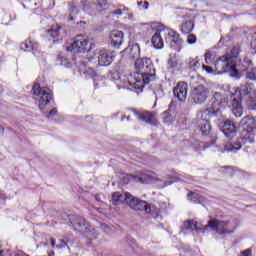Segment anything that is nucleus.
Wrapping results in <instances>:
<instances>
[{"label":"nucleus","instance_id":"nucleus-16","mask_svg":"<svg viewBox=\"0 0 256 256\" xmlns=\"http://www.w3.org/2000/svg\"><path fill=\"white\" fill-rule=\"evenodd\" d=\"M46 37L48 41H52L53 43L63 41V36L61 35V27L58 25L52 26L51 29L46 31Z\"/></svg>","mask_w":256,"mask_h":256},{"label":"nucleus","instance_id":"nucleus-22","mask_svg":"<svg viewBox=\"0 0 256 256\" xmlns=\"http://www.w3.org/2000/svg\"><path fill=\"white\" fill-rule=\"evenodd\" d=\"M20 49L22 51H37L39 49V44L28 39L21 43Z\"/></svg>","mask_w":256,"mask_h":256},{"label":"nucleus","instance_id":"nucleus-54","mask_svg":"<svg viewBox=\"0 0 256 256\" xmlns=\"http://www.w3.org/2000/svg\"><path fill=\"white\" fill-rule=\"evenodd\" d=\"M123 119H125V116H124V117H122V121H123Z\"/></svg>","mask_w":256,"mask_h":256},{"label":"nucleus","instance_id":"nucleus-4","mask_svg":"<svg viewBox=\"0 0 256 256\" xmlns=\"http://www.w3.org/2000/svg\"><path fill=\"white\" fill-rule=\"evenodd\" d=\"M215 70L218 75H223V73H230V77H235L239 79V70L235 68V62L228 55L220 57L215 63Z\"/></svg>","mask_w":256,"mask_h":256},{"label":"nucleus","instance_id":"nucleus-11","mask_svg":"<svg viewBox=\"0 0 256 256\" xmlns=\"http://www.w3.org/2000/svg\"><path fill=\"white\" fill-rule=\"evenodd\" d=\"M68 219L71 225L74 227V231L86 235L88 239H91V226L85 222V220L80 216L70 215Z\"/></svg>","mask_w":256,"mask_h":256},{"label":"nucleus","instance_id":"nucleus-51","mask_svg":"<svg viewBox=\"0 0 256 256\" xmlns=\"http://www.w3.org/2000/svg\"><path fill=\"white\" fill-rule=\"evenodd\" d=\"M0 132L3 133V127L0 126Z\"/></svg>","mask_w":256,"mask_h":256},{"label":"nucleus","instance_id":"nucleus-43","mask_svg":"<svg viewBox=\"0 0 256 256\" xmlns=\"http://www.w3.org/2000/svg\"><path fill=\"white\" fill-rule=\"evenodd\" d=\"M86 75H88V77H95L96 72H95V70H93L92 68H89V69L86 71Z\"/></svg>","mask_w":256,"mask_h":256},{"label":"nucleus","instance_id":"nucleus-24","mask_svg":"<svg viewBox=\"0 0 256 256\" xmlns=\"http://www.w3.org/2000/svg\"><path fill=\"white\" fill-rule=\"evenodd\" d=\"M161 35H163V33L159 31L152 36V45L155 49H163V38Z\"/></svg>","mask_w":256,"mask_h":256},{"label":"nucleus","instance_id":"nucleus-49","mask_svg":"<svg viewBox=\"0 0 256 256\" xmlns=\"http://www.w3.org/2000/svg\"><path fill=\"white\" fill-rule=\"evenodd\" d=\"M71 9H72V12L76 11V13H77V8L75 6H72Z\"/></svg>","mask_w":256,"mask_h":256},{"label":"nucleus","instance_id":"nucleus-23","mask_svg":"<svg viewBox=\"0 0 256 256\" xmlns=\"http://www.w3.org/2000/svg\"><path fill=\"white\" fill-rule=\"evenodd\" d=\"M199 127L204 137H208V135L211 134V123H209L207 119L200 120Z\"/></svg>","mask_w":256,"mask_h":256},{"label":"nucleus","instance_id":"nucleus-21","mask_svg":"<svg viewBox=\"0 0 256 256\" xmlns=\"http://www.w3.org/2000/svg\"><path fill=\"white\" fill-rule=\"evenodd\" d=\"M127 193L121 194V192H114L112 194V205H121L122 203H126L127 201Z\"/></svg>","mask_w":256,"mask_h":256},{"label":"nucleus","instance_id":"nucleus-42","mask_svg":"<svg viewBox=\"0 0 256 256\" xmlns=\"http://www.w3.org/2000/svg\"><path fill=\"white\" fill-rule=\"evenodd\" d=\"M56 247L58 249H63V247H67V242L63 239H60Z\"/></svg>","mask_w":256,"mask_h":256},{"label":"nucleus","instance_id":"nucleus-39","mask_svg":"<svg viewBox=\"0 0 256 256\" xmlns=\"http://www.w3.org/2000/svg\"><path fill=\"white\" fill-rule=\"evenodd\" d=\"M140 181H141L142 183H151V181H153V179H151L149 175L143 174V175L140 177Z\"/></svg>","mask_w":256,"mask_h":256},{"label":"nucleus","instance_id":"nucleus-18","mask_svg":"<svg viewBox=\"0 0 256 256\" xmlns=\"http://www.w3.org/2000/svg\"><path fill=\"white\" fill-rule=\"evenodd\" d=\"M222 132L228 139H233L237 133V127L231 120H225L222 126Z\"/></svg>","mask_w":256,"mask_h":256},{"label":"nucleus","instance_id":"nucleus-28","mask_svg":"<svg viewBox=\"0 0 256 256\" xmlns=\"http://www.w3.org/2000/svg\"><path fill=\"white\" fill-rule=\"evenodd\" d=\"M188 199L193 201V203H204L205 197L201 196L199 193L190 192L188 194Z\"/></svg>","mask_w":256,"mask_h":256},{"label":"nucleus","instance_id":"nucleus-47","mask_svg":"<svg viewBox=\"0 0 256 256\" xmlns=\"http://www.w3.org/2000/svg\"><path fill=\"white\" fill-rule=\"evenodd\" d=\"M205 61L206 63H209V61H211V52H206L205 53Z\"/></svg>","mask_w":256,"mask_h":256},{"label":"nucleus","instance_id":"nucleus-50","mask_svg":"<svg viewBox=\"0 0 256 256\" xmlns=\"http://www.w3.org/2000/svg\"><path fill=\"white\" fill-rule=\"evenodd\" d=\"M222 169H229V171H233V169H231V167H229V166H225Z\"/></svg>","mask_w":256,"mask_h":256},{"label":"nucleus","instance_id":"nucleus-44","mask_svg":"<svg viewBox=\"0 0 256 256\" xmlns=\"http://www.w3.org/2000/svg\"><path fill=\"white\" fill-rule=\"evenodd\" d=\"M203 71H206V73H213V68L210 66L202 65Z\"/></svg>","mask_w":256,"mask_h":256},{"label":"nucleus","instance_id":"nucleus-40","mask_svg":"<svg viewBox=\"0 0 256 256\" xmlns=\"http://www.w3.org/2000/svg\"><path fill=\"white\" fill-rule=\"evenodd\" d=\"M123 11H129V8L123 7V9H116L112 12V15H123Z\"/></svg>","mask_w":256,"mask_h":256},{"label":"nucleus","instance_id":"nucleus-41","mask_svg":"<svg viewBox=\"0 0 256 256\" xmlns=\"http://www.w3.org/2000/svg\"><path fill=\"white\" fill-rule=\"evenodd\" d=\"M237 55H239V48L234 47L231 50V56H228V57H231L233 61V59L237 58Z\"/></svg>","mask_w":256,"mask_h":256},{"label":"nucleus","instance_id":"nucleus-1","mask_svg":"<svg viewBox=\"0 0 256 256\" xmlns=\"http://www.w3.org/2000/svg\"><path fill=\"white\" fill-rule=\"evenodd\" d=\"M253 89L249 84H242L240 87L236 88L231 95L230 104L232 107V113L235 117H241L243 115V107L241 106V99L247 96L251 97Z\"/></svg>","mask_w":256,"mask_h":256},{"label":"nucleus","instance_id":"nucleus-12","mask_svg":"<svg viewBox=\"0 0 256 256\" xmlns=\"http://www.w3.org/2000/svg\"><path fill=\"white\" fill-rule=\"evenodd\" d=\"M209 98V88L205 85H198L193 87L191 91V101L195 103V105H202Z\"/></svg>","mask_w":256,"mask_h":256},{"label":"nucleus","instance_id":"nucleus-35","mask_svg":"<svg viewBox=\"0 0 256 256\" xmlns=\"http://www.w3.org/2000/svg\"><path fill=\"white\" fill-rule=\"evenodd\" d=\"M96 7L98 11H101V9H103V7H107V0H96Z\"/></svg>","mask_w":256,"mask_h":256},{"label":"nucleus","instance_id":"nucleus-3","mask_svg":"<svg viewBox=\"0 0 256 256\" xmlns=\"http://www.w3.org/2000/svg\"><path fill=\"white\" fill-rule=\"evenodd\" d=\"M212 229V231H216L218 235H231L236 229L235 225L231 223L230 220H217L212 219L208 221V224L203 227V233Z\"/></svg>","mask_w":256,"mask_h":256},{"label":"nucleus","instance_id":"nucleus-32","mask_svg":"<svg viewBox=\"0 0 256 256\" xmlns=\"http://www.w3.org/2000/svg\"><path fill=\"white\" fill-rule=\"evenodd\" d=\"M246 79H249V81H256V67L247 71Z\"/></svg>","mask_w":256,"mask_h":256},{"label":"nucleus","instance_id":"nucleus-26","mask_svg":"<svg viewBox=\"0 0 256 256\" xmlns=\"http://www.w3.org/2000/svg\"><path fill=\"white\" fill-rule=\"evenodd\" d=\"M152 91L153 95H155L156 101H159V99H163V97H165V92L160 84H154L152 86Z\"/></svg>","mask_w":256,"mask_h":256},{"label":"nucleus","instance_id":"nucleus-38","mask_svg":"<svg viewBox=\"0 0 256 256\" xmlns=\"http://www.w3.org/2000/svg\"><path fill=\"white\" fill-rule=\"evenodd\" d=\"M199 67H201V63H199V61H192L190 62V69L192 71H197V69H199Z\"/></svg>","mask_w":256,"mask_h":256},{"label":"nucleus","instance_id":"nucleus-52","mask_svg":"<svg viewBox=\"0 0 256 256\" xmlns=\"http://www.w3.org/2000/svg\"><path fill=\"white\" fill-rule=\"evenodd\" d=\"M69 20H70V21H73V16H71V17L69 18Z\"/></svg>","mask_w":256,"mask_h":256},{"label":"nucleus","instance_id":"nucleus-33","mask_svg":"<svg viewBox=\"0 0 256 256\" xmlns=\"http://www.w3.org/2000/svg\"><path fill=\"white\" fill-rule=\"evenodd\" d=\"M177 65H179V62H177V58L168 59V69H175L177 68Z\"/></svg>","mask_w":256,"mask_h":256},{"label":"nucleus","instance_id":"nucleus-48","mask_svg":"<svg viewBox=\"0 0 256 256\" xmlns=\"http://www.w3.org/2000/svg\"><path fill=\"white\" fill-rule=\"evenodd\" d=\"M51 246L55 247V239H53V238L51 239Z\"/></svg>","mask_w":256,"mask_h":256},{"label":"nucleus","instance_id":"nucleus-31","mask_svg":"<svg viewBox=\"0 0 256 256\" xmlns=\"http://www.w3.org/2000/svg\"><path fill=\"white\" fill-rule=\"evenodd\" d=\"M162 119H163L164 123H167L168 125H171V123H173V121H175V118L169 111L163 112Z\"/></svg>","mask_w":256,"mask_h":256},{"label":"nucleus","instance_id":"nucleus-19","mask_svg":"<svg viewBox=\"0 0 256 256\" xmlns=\"http://www.w3.org/2000/svg\"><path fill=\"white\" fill-rule=\"evenodd\" d=\"M123 32L119 30H114L110 33V41L111 45L113 47H116V49H119L121 45L123 44Z\"/></svg>","mask_w":256,"mask_h":256},{"label":"nucleus","instance_id":"nucleus-8","mask_svg":"<svg viewBox=\"0 0 256 256\" xmlns=\"http://www.w3.org/2000/svg\"><path fill=\"white\" fill-rule=\"evenodd\" d=\"M158 31L165 36V41L170 45V47H174L177 51H181V45H183V39L179 33L174 31L171 28H165L163 24L158 25Z\"/></svg>","mask_w":256,"mask_h":256},{"label":"nucleus","instance_id":"nucleus-46","mask_svg":"<svg viewBox=\"0 0 256 256\" xmlns=\"http://www.w3.org/2000/svg\"><path fill=\"white\" fill-rule=\"evenodd\" d=\"M240 256H251V249L242 251Z\"/></svg>","mask_w":256,"mask_h":256},{"label":"nucleus","instance_id":"nucleus-27","mask_svg":"<svg viewBox=\"0 0 256 256\" xmlns=\"http://www.w3.org/2000/svg\"><path fill=\"white\" fill-rule=\"evenodd\" d=\"M246 105L250 111H256V91H252V95L248 96Z\"/></svg>","mask_w":256,"mask_h":256},{"label":"nucleus","instance_id":"nucleus-30","mask_svg":"<svg viewBox=\"0 0 256 256\" xmlns=\"http://www.w3.org/2000/svg\"><path fill=\"white\" fill-rule=\"evenodd\" d=\"M193 27H194L193 22L187 21L184 24H182L181 31H182V33L187 35L188 33H191V31H193Z\"/></svg>","mask_w":256,"mask_h":256},{"label":"nucleus","instance_id":"nucleus-10","mask_svg":"<svg viewBox=\"0 0 256 256\" xmlns=\"http://www.w3.org/2000/svg\"><path fill=\"white\" fill-rule=\"evenodd\" d=\"M155 79H157L155 69L148 72L138 73L137 76H135L133 87L138 91H143L145 85H149V83H151V81H155Z\"/></svg>","mask_w":256,"mask_h":256},{"label":"nucleus","instance_id":"nucleus-13","mask_svg":"<svg viewBox=\"0 0 256 256\" xmlns=\"http://www.w3.org/2000/svg\"><path fill=\"white\" fill-rule=\"evenodd\" d=\"M121 55L124 59H129L130 61H133V59H139V55H141V48L139 47V44L129 45L121 52Z\"/></svg>","mask_w":256,"mask_h":256},{"label":"nucleus","instance_id":"nucleus-17","mask_svg":"<svg viewBox=\"0 0 256 256\" xmlns=\"http://www.w3.org/2000/svg\"><path fill=\"white\" fill-rule=\"evenodd\" d=\"M97 59L98 65H100V67H107L111 65L113 61V56H111V54L107 50H100L98 51Z\"/></svg>","mask_w":256,"mask_h":256},{"label":"nucleus","instance_id":"nucleus-29","mask_svg":"<svg viewBox=\"0 0 256 256\" xmlns=\"http://www.w3.org/2000/svg\"><path fill=\"white\" fill-rule=\"evenodd\" d=\"M239 149H241V142L239 141L228 143L224 146V151H239Z\"/></svg>","mask_w":256,"mask_h":256},{"label":"nucleus","instance_id":"nucleus-45","mask_svg":"<svg viewBox=\"0 0 256 256\" xmlns=\"http://www.w3.org/2000/svg\"><path fill=\"white\" fill-rule=\"evenodd\" d=\"M55 115H57V109L53 108L52 110H50L48 117H55Z\"/></svg>","mask_w":256,"mask_h":256},{"label":"nucleus","instance_id":"nucleus-53","mask_svg":"<svg viewBox=\"0 0 256 256\" xmlns=\"http://www.w3.org/2000/svg\"><path fill=\"white\" fill-rule=\"evenodd\" d=\"M129 17H130V18L133 17V14H129Z\"/></svg>","mask_w":256,"mask_h":256},{"label":"nucleus","instance_id":"nucleus-37","mask_svg":"<svg viewBox=\"0 0 256 256\" xmlns=\"http://www.w3.org/2000/svg\"><path fill=\"white\" fill-rule=\"evenodd\" d=\"M187 43H189V45L197 43V36H195V34H189L187 37Z\"/></svg>","mask_w":256,"mask_h":256},{"label":"nucleus","instance_id":"nucleus-15","mask_svg":"<svg viewBox=\"0 0 256 256\" xmlns=\"http://www.w3.org/2000/svg\"><path fill=\"white\" fill-rule=\"evenodd\" d=\"M189 85L186 82H179L176 87L173 89L174 96L177 97L181 102L187 99V91Z\"/></svg>","mask_w":256,"mask_h":256},{"label":"nucleus","instance_id":"nucleus-20","mask_svg":"<svg viewBox=\"0 0 256 256\" xmlns=\"http://www.w3.org/2000/svg\"><path fill=\"white\" fill-rule=\"evenodd\" d=\"M136 117L140 121H144L145 123L153 124L155 121H157V118L155 117V113L149 112V111H142V112H135Z\"/></svg>","mask_w":256,"mask_h":256},{"label":"nucleus","instance_id":"nucleus-5","mask_svg":"<svg viewBox=\"0 0 256 256\" xmlns=\"http://www.w3.org/2000/svg\"><path fill=\"white\" fill-rule=\"evenodd\" d=\"M95 49V44H89V38L83 34L77 35L73 43L66 48L70 53H91Z\"/></svg>","mask_w":256,"mask_h":256},{"label":"nucleus","instance_id":"nucleus-9","mask_svg":"<svg viewBox=\"0 0 256 256\" xmlns=\"http://www.w3.org/2000/svg\"><path fill=\"white\" fill-rule=\"evenodd\" d=\"M126 203L130 209H133V211H145V213L148 214L153 211L151 204L147 203L145 200L135 198V196L131 195V193H127Z\"/></svg>","mask_w":256,"mask_h":256},{"label":"nucleus","instance_id":"nucleus-2","mask_svg":"<svg viewBox=\"0 0 256 256\" xmlns=\"http://www.w3.org/2000/svg\"><path fill=\"white\" fill-rule=\"evenodd\" d=\"M242 127L241 139L244 143H255L256 119L253 116H245L240 121Z\"/></svg>","mask_w":256,"mask_h":256},{"label":"nucleus","instance_id":"nucleus-6","mask_svg":"<svg viewBox=\"0 0 256 256\" xmlns=\"http://www.w3.org/2000/svg\"><path fill=\"white\" fill-rule=\"evenodd\" d=\"M33 95L35 101H38L39 109H44L46 105H49L51 99H53V92L48 87H41L39 84H34Z\"/></svg>","mask_w":256,"mask_h":256},{"label":"nucleus","instance_id":"nucleus-36","mask_svg":"<svg viewBox=\"0 0 256 256\" xmlns=\"http://www.w3.org/2000/svg\"><path fill=\"white\" fill-rule=\"evenodd\" d=\"M137 6L139 7V9L141 10H146L149 9V3L147 1H138L137 2Z\"/></svg>","mask_w":256,"mask_h":256},{"label":"nucleus","instance_id":"nucleus-34","mask_svg":"<svg viewBox=\"0 0 256 256\" xmlns=\"http://www.w3.org/2000/svg\"><path fill=\"white\" fill-rule=\"evenodd\" d=\"M167 179H170V181H164L163 184H160L161 189L169 187V185H173L177 181V177H168Z\"/></svg>","mask_w":256,"mask_h":256},{"label":"nucleus","instance_id":"nucleus-14","mask_svg":"<svg viewBox=\"0 0 256 256\" xmlns=\"http://www.w3.org/2000/svg\"><path fill=\"white\" fill-rule=\"evenodd\" d=\"M135 69L139 71V73H147L149 71L155 70V66L153 62L149 58H140L136 59Z\"/></svg>","mask_w":256,"mask_h":256},{"label":"nucleus","instance_id":"nucleus-7","mask_svg":"<svg viewBox=\"0 0 256 256\" xmlns=\"http://www.w3.org/2000/svg\"><path fill=\"white\" fill-rule=\"evenodd\" d=\"M227 103V97L216 92L213 97L212 107L206 109L204 112H200L198 117L201 116V118H203L204 115H209L210 117H213V115H219V113H221V109H225V107H227Z\"/></svg>","mask_w":256,"mask_h":256},{"label":"nucleus","instance_id":"nucleus-25","mask_svg":"<svg viewBox=\"0 0 256 256\" xmlns=\"http://www.w3.org/2000/svg\"><path fill=\"white\" fill-rule=\"evenodd\" d=\"M183 229H185L186 231H202L203 232V228L198 227L197 221L195 220L185 221L183 224Z\"/></svg>","mask_w":256,"mask_h":256}]
</instances>
